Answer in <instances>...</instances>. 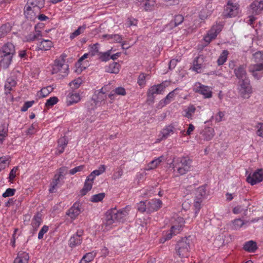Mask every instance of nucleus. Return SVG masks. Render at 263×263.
Listing matches in <instances>:
<instances>
[{
    "instance_id": "13",
    "label": "nucleus",
    "mask_w": 263,
    "mask_h": 263,
    "mask_svg": "<svg viewBox=\"0 0 263 263\" xmlns=\"http://www.w3.org/2000/svg\"><path fill=\"white\" fill-rule=\"evenodd\" d=\"M221 30V26L216 25L212 27L211 29L209 31L207 35L204 36V40L209 44L213 39H214L217 34Z\"/></svg>"
},
{
    "instance_id": "3",
    "label": "nucleus",
    "mask_w": 263,
    "mask_h": 263,
    "mask_svg": "<svg viewBox=\"0 0 263 263\" xmlns=\"http://www.w3.org/2000/svg\"><path fill=\"white\" fill-rule=\"evenodd\" d=\"M184 224V219L181 217L176 218L172 222L171 230L163 234L164 241L171 239L173 235L179 233L182 230Z\"/></svg>"
},
{
    "instance_id": "7",
    "label": "nucleus",
    "mask_w": 263,
    "mask_h": 263,
    "mask_svg": "<svg viewBox=\"0 0 263 263\" xmlns=\"http://www.w3.org/2000/svg\"><path fill=\"white\" fill-rule=\"evenodd\" d=\"M115 210L112 209L108 211L106 213L105 220L102 227L104 231H108L118 222L115 216Z\"/></svg>"
},
{
    "instance_id": "24",
    "label": "nucleus",
    "mask_w": 263,
    "mask_h": 263,
    "mask_svg": "<svg viewBox=\"0 0 263 263\" xmlns=\"http://www.w3.org/2000/svg\"><path fill=\"white\" fill-rule=\"evenodd\" d=\"M58 143V144L55 151V154L57 155L63 153L65 148L68 143V141L65 137H63L59 139Z\"/></svg>"
},
{
    "instance_id": "23",
    "label": "nucleus",
    "mask_w": 263,
    "mask_h": 263,
    "mask_svg": "<svg viewBox=\"0 0 263 263\" xmlns=\"http://www.w3.org/2000/svg\"><path fill=\"white\" fill-rule=\"evenodd\" d=\"M203 60L199 57L196 58L194 60L193 63V66L191 69L197 73H200L202 71L203 66L202 65Z\"/></svg>"
},
{
    "instance_id": "60",
    "label": "nucleus",
    "mask_w": 263,
    "mask_h": 263,
    "mask_svg": "<svg viewBox=\"0 0 263 263\" xmlns=\"http://www.w3.org/2000/svg\"><path fill=\"white\" fill-rule=\"evenodd\" d=\"M147 201H140L139 203L137 204V209L138 211L144 212H147Z\"/></svg>"
},
{
    "instance_id": "38",
    "label": "nucleus",
    "mask_w": 263,
    "mask_h": 263,
    "mask_svg": "<svg viewBox=\"0 0 263 263\" xmlns=\"http://www.w3.org/2000/svg\"><path fill=\"white\" fill-rule=\"evenodd\" d=\"M96 256V252L92 251L88 252L83 256V257L80 260L79 263H89L93 260Z\"/></svg>"
},
{
    "instance_id": "53",
    "label": "nucleus",
    "mask_w": 263,
    "mask_h": 263,
    "mask_svg": "<svg viewBox=\"0 0 263 263\" xmlns=\"http://www.w3.org/2000/svg\"><path fill=\"white\" fill-rule=\"evenodd\" d=\"M10 163L9 158L7 156H4L0 158V170L5 169L8 166Z\"/></svg>"
},
{
    "instance_id": "43",
    "label": "nucleus",
    "mask_w": 263,
    "mask_h": 263,
    "mask_svg": "<svg viewBox=\"0 0 263 263\" xmlns=\"http://www.w3.org/2000/svg\"><path fill=\"white\" fill-rule=\"evenodd\" d=\"M249 221L245 222L241 219H236L232 221V228L233 230H239L243 225L249 222Z\"/></svg>"
},
{
    "instance_id": "36",
    "label": "nucleus",
    "mask_w": 263,
    "mask_h": 263,
    "mask_svg": "<svg viewBox=\"0 0 263 263\" xmlns=\"http://www.w3.org/2000/svg\"><path fill=\"white\" fill-rule=\"evenodd\" d=\"M53 89L51 86H48L42 88L36 93V96L39 98H42L47 97Z\"/></svg>"
},
{
    "instance_id": "62",
    "label": "nucleus",
    "mask_w": 263,
    "mask_h": 263,
    "mask_svg": "<svg viewBox=\"0 0 263 263\" xmlns=\"http://www.w3.org/2000/svg\"><path fill=\"white\" fill-rule=\"evenodd\" d=\"M15 192V189L8 188L3 194V197L6 198V197H8L12 196L14 195Z\"/></svg>"
},
{
    "instance_id": "42",
    "label": "nucleus",
    "mask_w": 263,
    "mask_h": 263,
    "mask_svg": "<svg viewBox=\"0 0 263 263\" xmlns=\"http://www.w3.org/2000/svg\"><path fill=\"white\" fill-rule=\"evenodd\" d=\"M253 58L255 64H252L251 65H260L263 64V52L258 51L255 52L253 56Z\"/></svg>"
},
{
    "instance_id": "28",
    "label": "nucleus",
    "mask_w": 263,
    "mask_h": 263,
    "mask_svg": "<svg viewBox=\"0 0 263 263\" xmlns=\"http://www.w3.org/2000/svg\"><path fill=\"white\" fill-rule=\"evenodd\" d=\"M34 9L29 4L25 6L24 8V15L28 19L33 20L36 18V14L34 12Z\"/></svg>"
},
{
    "instance_id": "51",
    "label": "nucleus",
    "mask_w": 263,
    "mask_h": 263,
    "mask_svg": "<svg viewBox=\"0 0 263 263\" xmlns=\"http://www.w3.org/2000/svg\"><path fill=\"white\" fill-rule=\"evenodd\" d=\"M86 29V25H84L81 26H80L76 30H75L72 33H70L69 35V38L71 40H73L81 33H82Z\"/></svg>"
},
{
    "instance_id": "41",
    "label": "nucleus",
    "mask_w": 263,
    "mask_h": 263,
    "mask_svg": "<svg viewBox=\"0 0 263 263\" xmlns=\"http://www.w3.org/2000/svg\"><path fill=\"white\" fill-rule=\"evenodd\" d=\"M42 222L41 215L37 214L34 216L32 218L31 225L34 230H36Z\"/></svg>"
},
{
    "instance_id": "35",
    "label": "nucleus",
    "mask_w": 263,
    "mask_h": 263,
    "mask_svg": "<svg viewBox=\"0 0 263 263\" xmlns=\"http://www.w3.org/2000/svg\"><path fill=\"white\" fill-rule=\"evenodd\" d=\"M243 249L249 252H254L257 249L256 243L253 240H249L245 242Z\"/></svg>"
},
{
    "instance_id": "54",
    "label": "nucleus",
    "mask_w": 263,
    "mask_h": 263,
    "mask_svg": "<svg viewBox=\"0 0 263 263\" xmlns=\"http://www.w3.org/2000/svg\"><path fill=\"white\" fill-rule=\"evenodd\" d=\"M99 44L98 43L89 46V53L92 57L99 53Z\"/></svg>"
},
{
    "instance_id": "31",
    "label": "nucleus",
    "mask_w": 263,
    "mask_h": 263,
    "mask_svg": "<svg viewBox=\"0 0 263 263\" xmlns=\"http://www.w3.org/2000/svg\"><path fill=\"white\" fill-rule=\"evenodd\" d=\"M245 69L246 67L243 65H241L236 68L234 70L236 76L240 80L248 79Z\"/></svg>"
},
{
    "instance_id": "29",
    "label": "nucleus",
    "mask_w": 263,
    "mask_h": 263,
    "mask_svg": "<svg viewBox=\"0 0 263 263\" xmlns=\"http://www.w3.org/2000/svg\"><path fill=\"white\" fill-rule=\"evenodd\" d=\"M102 37L110 43H121L123 40L122 36L119 34H104Z\"/></svg>"
},
{
    "instance_id": "25",
    "label": "nucleus",
    "mask_w": 263,
    "mask_h": 263,
    "mask_svg": "<svg viewBox=\"0 0 263 263\" xmlns=\"http://www.w3.org/2000/svg\"><path fill=\"white\" fill-rule=\"evenodd\" d=\"M93 178H90L88 176L86 178L85 182L84 185L81 191V194L82 195L84 196L86 194V193L91 190L92 189V184L93 183Z\"/></svg>"
},
{
    "instance_id": "22",
    "label": "nucleus",
    "mask_w": 263,
    "mask_h": 263,
    "mask_svg": "<svg viewBox=\"0 0 263 263\" xmlns=\"http://www.w3.org/2000/svg\"><path fill=\"white\" fill-rule=\"evenodd\" d=\"M163 158V156L155 158L145 166L144 170L145 171H151L156 168L162 162Z\"/></svg>"
},
{
    "instance_id": "58",
    "label": "nucleus",
    "mask_w": 263,
    "mask_h": 263,
    "mask_svg": "<svg viewBox=\"0 0 263 263\" xmlns=\"http://www.w3.org/2000/svg\"><path fill=\"white\" fill-rule=\"evenodd\" d=\"M58 98L57 97H50L47 100L45 106L46 107H52L58 103Z\"/></svg>"
},
{
    "instance_id": "33",
    "label": "nucleus",
    "mask_w": 263,
    "mask_h": 263,
    "mask_svg": "<svg viewBox=\"0 0 263 263\" xmlns=\"http://www.w3.org/2000/svg\"><path fill=\"white\" fill-rule=\"evenodd\" d=\"M53 46V43L49 40L42 41L37 45L38 50H48Z\"/></svg>"
},
{
    "instance_id": "21",
    "label": "nucleus",
    "mask_w": 263,
    "mask_h": 263,
    "mask_svg": "<svg viewBox=\"0 0 263 263\" xmlns=\"http://www.w3.org/2000/svg\"><path fill=\"white\" fill-rule=\"evenodd\" d=\"M81 100L80 96L78 93H69L66 97V102L69 106L74 103H77Z\"/></svg>"
},
{
    "instance_id": "57",
    "label": "nucleus",
    "mask_w": 263,
    "mask_h": 263,
    "mask_svg": "<svg viewBox=\"0 0 263 263\" xmlns=\"http://www.w3.org/2000/svg\"><path fill=\"white\" fill-rule=\"evenodd\" d=\"M105 197V194L103 193L93 195L91 197L90 201L93 202L101 201Z\"/></svg>"
},
{
    "instance_id": "59",
    "label": "nucleus",
    "mask_w": 263,
    "mask_h": 263,
    "mask_svg": "<svg viewBox=\"0 0 263 263\" xmlns=\"http://www.w3.org/2000/svg\"><path fill=\"white\" fill-rule=\"evenodd\" d=\"M82 83V79L80 78H78L70 82L69 85L72 88L76 89L79 88Z\"/></svg>"
},
{
    "instance_id": "32",
    "label": "nucleus",
    "mask_w": 263,
    "mask_h": 263,
    "mask_svg": "<svg viewBox=\"0 0 263 263\" xmlns=\"http://www.w3.org/2000/svg\"><path fill=\"white\" fill-rule=\"evenodd\" d=\"M8 125L2 124L0 125V144H2L5 138L8 136Z\"/></svg>"
},
{
    "instance_id": "45",
    "label": "nucleus",
    "mask_w": 263,
    "mask_h": 263,
    "mask_svg": "<svg viewBox=\"0 0 263 263\" xmlns=\"http://www.w3.org/2000/svg\"><path fill=\"white\" fill-rule=\"evenodd\" d=\"M228 55L229 52L227 50H223L217 61L218 65H222L227 61Z\"/></svg>"
},
{
    "instance_id": "1",
    "label": "nucleus",
    "mask_w": 263,
    "mask_h": 263,
    "mask_svg": "<svg viewBox=\"0 0 263 263\" xmlns=\"http://www.w3.org/2000/svg\"><path fill=\"white\" fill-rule=\"evenodd\" d=\"M191 160L186 157L177 158L173 164L174 171L178 175H183L191 170Z\"/></svg>"
},
{
    "instance_id": "18",
    "label": "nucleus",
    "mask_w": 263,
    "mask_h": 263,
    "mask_svg": "<svg viewBox=\"0 0 263 263\" xmlns=\"http://www.w3.org/2000/svg\"><path fill=\"white\" fill-rule=\"evenodd\" d=\"M162 201L159 199H154L147 202V212L151 213L158 211L161 208Z\"/></svg>"
},
{
    "instance_id": "12",
    "label": "nucleus",
    "mask_w": 263,
    "mask_h": 263,
    "mask_svg": "<svg viewBox=\"0 0 263 263\" xmlns=\"http://www.w3.org/2000/svg\"><path fill=\"white\" fill-rule=\"evenodd\" d=\"M81 212V205L79 202H76L67 211L66 215L71 220H74L80 215Z\"/></svg>"
},
{
    "instance_id": "5",
    "label": "nucleus",
    "mask_w": 263,
    "mask_h": 263,
    "mask_svg": "<svg viewBox=\"0 0 263 263\" xmlns=\"http://www.w3.org/2000/svg\"><path fill=\"white\" fill-rule=\"evenodd\" d=\"M239 5L232 0H229L226 6L224 13L227 17H234L240 13Z\"/></svg>"
},
{
    "instance_id": "52",
    "label": "nucleus",
    "mask_w": 263,
    "mask_h": 263,
    "mask_svg": "<svg viewBox=\"0 0 263 263\" xmlns=\"http://www.w3.org/2000/svg\"><path fill=\"white\" fill-rule=\"evenodd\" d=\"M61 179L59 178V176H54L49 190L50 193H54L55 192L58 185L59 184Z\"/></svg>"
},
{
    "instance_id": "64",
    "label": "nucleus",
    "mask_w": 263,
    "mask_h": 263,
    "mask_svg": "<svg viewBox=\"0 0 263 263\" xmlns=\"http://www.w3.org/2000/svg\"><path fill=\"white\" fill-rule=\"evenodd\" d=\"M256 134L263 138V123H259L256 125Z\"/></svg>"
},
{
    "instance_id": "27",
    "label": "nucleus",
    "mask_w": 263,
    "mask_h": 263,
    "mask_svg": "<svg viewBox=\"0 0 263 263\" xmlns=\"http://www.w3.org/2000/svg\"><path fill=\"white\" fill-rule=\"evenodd\" d=\"M201 134L205 140H211L215 135V130L213 128L206 127L202 132Z\"/></svg>"
},
{
    "instance_id": "39",
    "label": "nucleus",
    "mask_w": 263,
    "mask_h": 263,
    "mask_svg": "<svg viewBox=\"0 0 263 263\" xmlns=\"http://www.w3.org/2000/svg\"><path fill=\"white\" fill-rule=\"evenodd\" d=\"M120 68L121 66L119 63H112L106 68V71L109 73L116 74L119 72Z\"/></svg>"
},
{
    "instance_id": "2",
    "label": "nucleus",
    "mask_w": 263,
    "mask_h": 263,
    "mask_svg": "<svg viewBox=\"0 0 263 263\" xmlns=\"http://www.w3.org/2000/svg\"><path fill=\"white\" fill-rule=\"evenodd\" d=\"M175 254L179 257L186 258L190 256V239L185 237L179 240L175 246Z\"/></svg>"
},
{
    "instance_id": "11",
    "label": "nucleus",
    "mask_w": 263,
    "mask_h": 263,
    "mask_svg": "<svg viewBox=\"0 0 263 263\" xmlns=\"http://www.w3.org/2000/svg\"><path fill=\"white\" fill-rule=\"evenodd\" d=\"M239 91L244 98H247L251 93L252 90L248 79L241 80L239 81Z\"/></svg>"
},
{
    "instance_id": "44",
    "label": "nucleus",
    "mask_w": 263,
    "mask_h": 263,
    "mask_svg": "<svg viewBox=\"0 0 263 263\" xmlns=\"http://www.w3.org/2000/svg\"><path fill=\"white\" fill-rule=\"evenodd\" d=\"M105 166L104 165H101L99 166L98 170H96L92 171L88 176V177L91 179L93 178V180H95L96 176H99L103 174L105 171Z\"/></svg>"
},
{
    "instance_id": "17",
    "label": "nucleus",
    "mask_w": 263,
    "mask_h": 263,
    "mask_svg": "<svg viewBox=\"0 0 263 263\" xmlns=\"http://www.w3.org/2000/svg\"><path fill=\"white\" fill-rule=\"evenodd\" d=\"M166 87V85H165L164 83L151 86L147 91L148 96L149 97L155 94L163 93Z\"/></svg>"
},
{
    "instance_id": "63",
    "label": "nucleus",
    "mask_w": 263,
    "mask_h": 263,
    "mask_svg": "<svg viewBox=\"0 0 263 263\" xmlns=\"http://www.w3.org/2000/svg\"><path fill=\"white\" fill-rule=\"evenodd\" d=\"M37 128V123L32 124L27 129L26 133L28 135H32L35 133Z\"/></svg>"
},
{
    "instance_id": "56",
    "label": "nucleus",
    "mask_w": 263,
    "mask_h": 263,
    "mask_svg": "<svg viewBox=\"0 0 263 263\" xmlns=\"http://www.w3.org/2000/svg\"><path fill=\"white\" fill-rule=\"evenodd\" d=\"M183 19L182 15H176L175 16L174 20L171 22V24L172 26L176 27L182 23Z\"/></svg>"
},
{
    "instance_id": "61",
    "label": "nucleus",
    "mask_w": 263,
    "mask_h": 263,
    "mask_svg": "<svg viewBox=\"0 0 263 263\" xmlns=\"http://www.w3.org/2000/svg\"><path fill=\"white\" fill-rule=\"evenodd\" d=\"M114 90L117 96H124L126 95V90L123 87H118Z\"/></svg>"
},
{
    "instance_id": "14",
    "label": "nucleus",
    "mask_w": 263,
    "mask_h": 263,
    "mask_svg": "<svg viewBox=\"0 0 263 263\" xmlns=\"http://www.w3.org/2000/svg\"><path fill=\"white\" fill-rule=\"evenodd\" d=\"M114 210L115 216L118 220V222H123L127 218L129 211H130V207L129 206H127L125 208L117 210L116 209H112Z\"/></svg>"
},
{
    "instance_id": "8",
    "label": "nucleus",
    "mask_w": 263,
    "mask_h": 263,
    "mask_svg": "<svg viewBox=\"0 0 263 263\" xmlns=\"http://www.w3.org/2000/svg\"><path fill=\"white\" fill-rule=\"evenodd\" d=\"M262 180L263 171L261 169H258L250 173L247 177V181L252 185L258 183Z\"/></svg>"
},
{
    "instance_id": "6",
    "label": "nucleus",
    "mask_w": 263,
    "mask_h": 263,
    "mask_svg": "<svg viewBox=\"0 0 263 263\" xmlns=\"http://www.w3.org/2000/svg\"><path fill=\"white\" fill-rule=\"evenodd\" d=\"M178 130H179V128H178V124L176 122L172 123L166 125L161 130L159 135L160 138L157 140L156 142H159L162 140H165Z\"/></svg>"
},
{
    "instance_id": "20",
    "label": "nucleus",
    "mask_w": 263,
    "mask_h": 263,
    "mask_svg": "<svg viewBox=\"0 0 263 263\" xmlns=\"http://www.w3.org/2000/svg\"><path fill=\"white\" fill-rule=\"evenodd\" d=\"M29 256V254L25 251H20L17 253L13 263H28Z\"/></svg>"
},
{
    "instance_id": "55",
    "label": "nucleus",
    "mask_w": 263,
    "mask_h": 263,
    "mask_svg": "<svg viewBox=\"0 0 263 263\" xmlns=\"http://www.w3.org/2000/svg\"><path fill=\"white\" fill-rule=\"evenodd\" d=\"M202 202V200L199 199L198 198H195L194 203V208L195 211V215L194 217H196L198 215L200 209H201V204Z\"/></svg>"
},
{
    "instance_id": "49",
    "label": "nucleus",
    "mask_w": 263,
    "mask_h": 263,
    "mask_svg": "<svg viewBox=\"0 0 263 263\" xmlns=\"http://www.w3.org/2000/svg\"><path fill=\"white\" fill-rule=\"evenodd\" d=\"M112 49L108 50V51L104 52L99 53V59L102 62L108 61L110 59V54Z\"/></svg>"
},
{
    "instance_id": "47",
    "label": "nucleus",
    "mask_w": 263,
    "mask_h": 263,
    "mask_svg": "<svg viewBox=\"0 0 263 263\" xmlns=\"http://www.w3.org/2000/svg\"><path fill=\"white\" fill-rule=\"evenodd\" d=\"M155 0H145L143 1L144 9L146 11L153 10L156 6Z\"/></svg>"
},
{
    "instance_id": "4",
    "label": "nucleus",
    "mask_w": 263,
    "mask_h": 263,
    "mask_svg": "<svg viewBox=\"0 0 263 263\" xmlns=\"http://www.w3.org/2000/svg\"><path fill=\"white\" fill-rule=\"evenodd\" d=\"M51 72L52 74L60 73L62 77L67 75L68 66L65 64V60L63 58H60L55 60L51 66Z\"/></svg>"
},
{
    "instance_id": "50",
    "label": "nucleus",
    "mask_w": 263,
    "mask_h": 263,
    "mask_svg": "<svg viewBox=\"0 0 263 263\" xmlns=\"http://www.w3.org/2000/svg\"><path fill=\"white\" fill-rule=\"evenodd\" d=\"M11 30L9 24H4L0 27V38L3 37Z\"/></svg>"
},
{
    "instance_id": "48",
    "label": "nucleus",
    "mask_w": 263,
    "mask_h": 263,
    "mask_svg": "<svg viewBox=\"0 0 263 263\" xmlns=\"http://www.w3.org/2000/svg\"><path fill=\"white\" fill-rule=\"evenodd\" d=\"M148 74L144 73H141L137 79V83L141 88H143L146 84V79L148 77Z\"/></svg>"
},
{
    "instance_id": "9",
    "label": "nucleus",
    "mask_w": 263,
    "mask_h": 263,
    "mask_svg": "<svg viewBox=\"0 0 263 263\" xmlns=\"http://www.w3.org/2000/svg\"><path fill=\"white\" fill-rule=\"evenodd\" d=\"M83 230H78L76 234L72 235L68 240V245L71 248H76L80 245L82 242V236L83 235Z\"/></svg>"
},
{
    "instance_id": "34",
    "label": "nucleus",
    "mask_w": 263,
    "mask_h": 263,
    "mask_svg": "<svg viewBox=\"0 0 263 263\" xmlns=\"http://www.w3.org/2000/svg\"><path fill=\"white\" fill-rule=\"evenodd\" d=\"M16 82L12 78H8L5 84V91L6 93H9L12 89L15 86Z\"/></svg>"
},
{
    "instance_id": "40",
    "label": "nucleus",
    "mask_w": 263,
    "mask_h": 263,
    "mask_svg": "<svg viewBox=\"0 0 263 263\" xmlns=\"http://www.w3.org/2000/svg\"><path fill=\"white\" fill-rule=\"evenodd\" d=\"M28 4L31 6L34 9H41L44 7V0H28Z\"/></svg>"
},
{
    "instance_id": "26",
    "label": "nucleus",
    "mask_w": 263,
    "mask_h": 263,
    "mask_svg": "<svg viewBox=\"0 0 263 263\" xmlns=\"http://www.w3.org/2000/svg\"><path fill=\"white\" fill-rule=\"evenodd\" d=\"M249 71L252 74L253 77L258 80L261 77V74L258 73V71L263 70L262 65H250L249 68Z\"/></svg>"
},
{
    "instance_id": "46",
    "label": "nucleus",
    "mask_w": 263,
    "mask_h": 263,
    "mask_svg": "<svg viewBox=\"0 0 263 263\" xmlns=\"http://www.w3.org/2000/svg\"><path fill=\"white\" fill-rule=\"evenodd\" d=\"M196 108L193 105H189L186 109H185L184 111V117L187 118L188 119H192L193 116L195 112Z\"/></svg>"
},
{
    "instance_id": "37",
    "label": "nucleus",
    "mask_w": 263,
    "mask_h": 263,
    "mask_svg": "<svg viewBox=\"0 0 263 263\" xmlns=\"http://www.w3.org/2000/svg\"><path fill=\"white\" fill-rule=\"evenodd\" d=\"M207 195V192L205 186H201L198 188L196 193L195 198H198L201 200H203Z\"/></svg>"
},
{
    "instance_id": "30",
    "label": "nucleus",
    "mask_w": 263,
    "mask_h": 263,
    "mask_svg": "<svg viewBox=\"0 0 263 263\" xmlns=\"http://www.w3.org/2000/svg\"><path fill=\"white\" fill-rule=\"evenodd\" d=\"M1 51L4 53L14 55L15 53L14 45L10 42L5 44L2 47Z\"/></svg>"
},
{
    "instance_id": "19",
    "label": "nucleus",
    "mask_w": 263,
    "mask_h": 263,
    "mask_svg": "<svg viewBox=\"0 0 263 263\" xmlns=\"http://www.w3.org/2000/svg\"><path fill=\"white\" fill-rule=\"evenodd\" d=\"M250 8L252 13L255 14H258L263 11V1L255 0L251 5Z\"/></svg>"
},
{
    "instance_id": "15",
    "label": "nucleus",
    "mask_w": 263,
    "mask_h": 263,
    "mask_svg": "<svg viewBox=\"0 0 263 263\" xmlns=\"http://www.w3.org/2000/svg\"><path fill=\"white\" fill-rule=\"evenodd\" d=\"M108 86H105L101 89L97 90L93 96L92 99L96 102H101L106 97V93L108 91Z\"/></svg>"
},
{
    "instance_id": "10",
    "label": "nucleus",
    "mask_w": 263,
    "mask_h": 263,
    "mask_svg": "<svg viewBox=\"0 0 263 263\" xmlns=\"http://www.w3.org/2000/svg\"><path fill=\"white\" fill-rule=\"evenodd\" d=\"M194 90L197 92L200 93L204 98H210L212 96V91L211 88L208 86L201 84L200 83H196L194 87Z\"/></svg>"
},
{
    "instance_id": "16",
    "label": "nucleus",
    "mask_w": 263,
    "mask_h": 263,
    "mask_svg": "<svg viewBox=\"0 0 263 263\" xmlns=\"http://www.w3.org/2000/svg\"><path fill=\"white\" fill-rule=\"evenodd\" d=\"M13 55L0 51V65L4 68H7L11 64Z\"/></svg>"
}]
</instances>
